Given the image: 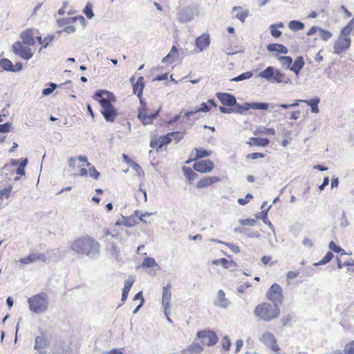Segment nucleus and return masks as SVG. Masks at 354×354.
<instances>
[{
	"label": "nucleus",
	"instance_id": "f704fd0d",
	"mask_svg": "<svg viewBox=\"0 0 354 354\" xmlns=\"http://www.w3.org/2000/svg\"><path fill=\"white\" fill-rule=\"evenodd\" d=\"M283 27V23L274 24L270 26V33L274 38H279L281 35V32L277 30V28Z\"/></svg>",
	"mask_w": 354,
	"mask_h": 354
},
{
	"label": "nucleus",
	"instance_id": "ea45409f",
	"mask_svg": "<svg viewBox=\"0 0 354 354\" xmlns=\"http://www.w3.org/2000/svg\"><path fill=\"white\" fill-rule=\"evenodd\" d=\"M252 77V73L251 71H247L240 74L239 75L230 80L232 82H241L245 80H248Z\"/></svg>",
	"mask_w": 354,
	"mask_h": 354
},
{
	"label": "nucleus",
	"instance_id": "37998d69",
	"mask_svg": "<svg viewBox=\"0 0 354 354\" xmlns=\"http://www.w3.org/2000/svg\"><path fill=\"white\" fill-rule=\"evenodd\" d=\"M92 4L88 2L83 10L84 14L86 16V17L89 19H92L94 16Z\"/></svg>",
	"mask_w": 354,
	"mask_h": 354
},
{
	"label": "nucleus",
	"instance_id": "7ed1b4c3",
	"mask_svg": "<svg viewBox=\"0 0 354 354\" xmlns=\"http://www.w3.org/2000/svg\"><path fill=\"white\" fill-rule=\"evenodd\" d=\"M254 313L257 317L266 322H270L278 317L280 310L277 304L263 303L256 306Z\"/></svg>",
	"mask_w": 354,
	"mask_h": 354
},
{
	"label": "nucleus",
	"instance_id": "680f3d73",
	"mask_svg": "<svg viewBox=\"0 0 354 354\" xmlns=\"http://www.w3.org/2000/svg\"><path fill=\"white\" fill-rule=\"evenodd\" d=\"M248 16V11H242L237 12L236 15V18L240 20L241 22H244L245 20V18Z\"/></svg>",
	"mask_w": 354,
	"mask_h": 354
},
{
	"label": "nucleus",
	"instance_id": "58836bf2",
	"mask_svg": "<svg viewBox=\"0 0 354 354\" xmlns=\"http://www.w3.org/2000/svg\"><path fill=\"white\" fill-rule=\"evenodd\" d=\"M194 150L196 152V158H194V160L201 159V158H203L205 157H208L211 155L210 151H207L203 148H201V149L194 148Z\"/></svg>",
	"mask_w": 354,
	"mask_h": 354
},
{
	"label": "nucleus",
	"instance_id": "ddd939ff",
	"mask_svg": "<svg viewBox=\"0 0 354 354\" xmlns=\"http://www.w3.org/2000/svg\"><path fill=\"white\" fill-rule=\"evenodd\" d=\"M351 39L349 37H339L334 44L333 53L337 55L341 54L342 52L348 49L351 46Z\"/></svg>",
	"mask_w": 354,
	"mask_h": 354
},
{
	"label": "nucleus",
	"instance_id": "a211bd4d",
	"mask_svg": "<svg viewBox=\"0 0 354 354\" xmlns=\"http://www.w3.org/2000/svg\"><path fill=\"white\" fill-rule=\"evenodd\" d=\"M195 43L196 46L199 48L200 51H203L204 49L207 48L209 46V35L203 34L202 35L196 39Z\"/></svg>",
	"mask_w": 354,
	"mask_h": 354
},
{
	"label": "nucleus",
	"instance_id": "4c0bfd02",
	"mask_svg": "<svg viewBox=\"0 0 354 354\" xmlns=\"http://www.w3.org/2000/svg\"><path fill=\"white\" fill-rule=\"evenodd\" d=\"M278 59L280 61L281 65L290 70L292 64V59L290 56H279Z\"/></svg>",
	"mask_w": 354,
	"mask_h": 354
},
{
	"label": "nucleus",
	"instance_id": "412c9836",
	"mask_svg": "<svg viewBox=\"0 0 354 354\" xmlns=\"http://www.w3.org/2000/svg\"><path fill=\"white\" fill-rule=\"evenodd\" d=\"M270 143V140L266 138H251L250 141L247 142V144L252 146H259V147H266Z\"/></svg>",
	"mask_w": 354,
	"mask_h": 354
},
{
	"label": "nucleus",
	"instance_id": "473e14b6",
	"mask_svg": "<svg viewBox=\"0 0 354 354\" xmlns=\"http://www.w3.org/2000/svg\"><path fill=\"white\" fill-rule=\"evenodd\" d=\"M213 264L219 265L221 264L225 268H230L232 267H234L236 263L233 261H228L225 258H221L219 259L214 260L213 261Z\"/></svg>",
	"mask_w": 354,
	"mask_h": 354
},
{
	"label": "nucleus",
	"instance_id": "6ab92c4d",
	"mask_svg": "<svg viewBox=\"0 0 354 354\" xmlns=\"http://www.w3.org/2000/svg\"><path fill=\"white\" fill-rule=\"evenodd\" d=\"M218 300L214 301V304L217 306L227 308L228 306L230 305L229 300L225 298V294L223 290H219L218 291Z\"/></svg>",
	"mask_w": 354,
	"mask_h": 354
},
{
	"label": "nucleus",
	"instance_id": "2eb2a0df",
	"mask_svg": "<svg viewBox=\"0 0 354 354\" xmlns=\"http://www.w3.org/2000/svg\"><path fill=\"white\" fill-rule=\"evenodd\" d=\"M216 97L222 104L226 106H234L236 104V99L234 95L228 93H216Z\"/></svg>",
	"mask_w": 354,
	"mask_h": 354
},
{
	"label": "nucleus",
	"instance_id": "423d86ee",
	"mask_svg": "<svg viewBox=\"0 0 354 354\" xmlns=\"http://www.w3.org/2000/svg\"><path fill=\"white\" fill-rule=\"evenodd\" d=\"M267 298L271 301L274 304L279 306V304L283 302V291L281 287L277 283H273L268 289Z\"/></svg>",
	"mask_w": 354,
	"mask_h": 354
},
{
	"label": "nucleus",
	"instance_id": "6e6d98bb",
	"mask_svg": "<svg viewBox=\"0 0 354 354\" xmlns=\"http://www.w3.org/2000/svg\"><path fill=\"white\" fill-rule=\"evenodd\" d=\"M266 156V155L263 153H251L246 156V159H252V160H257L258 158H263Z\"/></svg>",
	"mask_w": 354,
	"mask_h": 354
},
{
	"label": "nucleus",
	"instance_id": "79ce46f5",
	"mask_svg": "<svg viewBox=\"0 0 354 354\" xmlns=\"http://www.w3.org/2000/svg\"><path fill=\"white\" fill-rule=\"evenodd\" d=\"M77 21V17H68L64 19H57V22L59 26H64L68 24L74 23Z\"/></svg>",
	"mask_w": 354,
	"mask_h": 354
},
{
	"label": "nucleus",
	"instance_id": "4d7b16f0",
	"mask_svg": "<svg viewBox=\"0 0 354 354\" xmlns=\"http://www.w3.org/2000/svg\"><path fill=\"white\" fill-rule=\"evenodd\" d=\"M222 346L225 351H228L231 346V342L228 336L225 335L222 339Z\"/></svg>",
	"mask_w": 354,
	"mask_h": 354
},
{
	"label": "nucleus",
	"instance_id": "f257e3e1",
	"mask_svg": "<svg viewBox=\"0 0 354 354\" xmlns=\"http://www.w3.org/2000/svg\"><path fill=\"white\" fill-rule=\"evenodd\" d=\"M101 245L93 238L86 236L74 241L71 249L78 254L86 255L91 260H96L100 256Z\"/></svg>",
	"mask_w": 354,
	"mask_h": 354
},
{
	"label": "nucleus",
	"instance_id": "bf43d9fd",
	"mask_svg": "<svg viewBox=\"0 0 354 354\" xmlns=\"http://www.w3.org/2000/svg\"><path fill=\"white\" fill-rule=\"evenodd\" d=\"M19 166V160L12 159L10 160V165H6L2 167L3 170L10 171L12 166Z\"/></svg>",
	"mask_w": 354,
	"mask_h": 354
},
{
	"label": "nucleus",
	"instance_id": "9b49d317",
	"mask_svg": "<svg viewBox=\"0 0 354 354\" xmlns=\"http://www.w3.org/2000/svg\"><path fill=\"white\" fill-rule=\"evenodd\" d=\"M171 285L168 283L167 286H164L162 288V304L165 308V313L167 316V319L169 322H171L170 318L167 315V310L170 308V301L171 298Z\"/></svg>",
	"mask_w": 354,
	"mask_h": 354
},
{
	"label": "nucleus",
	"instance_id": "13d9d810",
	"mask_svg": "<svg viewBox=\"0 0 354 354\" xmlns=\"http://www.w3.org/2000/svg\"><path fill=\"white\" fill-rule=\"evenodd\" d=\"M240 223L243 225L254 226L257 221L253 218H246L241 220Z\"/></svg>",
	"mask_w": 354,
	"mask_h": 354
},
{
	"label": "nucleus",
	"instance_id": "69168bd1",
	"mask_svg": "<svg viewBox=\"0 0 354 354\" xmlns=\"http://www.w3.org/2000/svg\"><path fill=\"white\" fill-rule=\"evenodd\" d=\"M54 35H49L44 39L43 48H46L48 44L54 39Z\"/></svg>",
	"mask_w": 354,
	"mask_h": 354
},
{
	"label": "nucleus",
	"instance_id": "4468645a",
	"mask_svg": "<svg viewBox=\"0 0 354 354\" xmlns=\"http://www.w3.org/2000/svg\"><path fill=\"white\" fill-rule=\"evenodd\" d=\"M193 168L200 173H208L214 168V163L209 159L203 160L194 164Z\"/></svg>",
	"mask_w": 354,
	"mask_h": 354
},
{
	"label": "nucleus",
	"instance_id": "09e8293b",
	"mask_svg": "<svg viewBox=\"0 0 354 354\" xmlns=\"http://www.w3.org/2000/svg\"><path fill=\"white\" fill-rule=\"evenodd\" d=\"M12 127V123L10 122H7L4 124H0V133H5L10 132Z\"/></svg>",
	"mask_w": 354,
	"mask_h": 354
},
{
	"label": "nucleus",
	"instance_id": "0eeeda50",
	"mask_svg": "<svg viewBox=\"0 0 354 354\" xmlns=\"http://www.w3.org/2000/svg\"><path fill=\"white\" fill-rule=\"evenodd\" d=\"M198 10L195 7L187 6L180 10L178 13V20L183 24L191 21L194 16L198 15Z\"/></svg>",
	"mask_w": 354,
	"mask_h": 354
},
{
	"label": "nucleus",
	"instance_id": "8fccbe9b",
	"mask_svg": "<svg viewBox=\"0 0 354 354\" xmlns=\"http://www.w3.org/2000/svg\"><path fill=\"white\" fill-rule=\"evenodd\" d=\"M131 168L136 171V172L137 173V174L139 176H142L144 175V171L143 169H142V167L138 164L136 163V162H131Z\"/></svg>",
	"mask_w": 354,
	"mask_h": 354
},
{
	"label": "nucleus",
	"instance_id": "39448f33",
	"mask_svg": "<svg viewBox=\"0 0 354 354\" xmlns=\"http://www.w3.org/2000/svg\"><path fill=\"white\" fill-rule=\"evenodd\" d=\"M258 77L266 80L272 83H285L288 84L290 82V78L281 73L279 70L274 68L273 66H268L258 74Z\"/></svg>",
	"mask_w": 354,
	"mask_h": 354
},
{
	"label": "nucleus",
	"instance_id": "b1692460",
	"mask_svg": "<svg viewBox=\"0 0 354 354\" xmlns=\"http://www.w3.org/2000/svg\"><path fill=\"white\" fill-rule=\"evenodd\" d=\"M210 110V106H209L208 103L203 102L201 104V107L195 109L194 110L188 111L185 113V115L189 118L191 116L194 115L195 113L198 112H203V113H207Z\"/></svg>",
	"mask_w": 354,
	"mask_h": 354
},
{
	"label": "nucleus",
	"instance_id": "4be33fe9",
	"mask_svg": "<svg viewBox=\"0 0 354 354\" xmlns=\"http://www.w3.org/2000/svg\"><path fill=\"white\" fill-rule=\"evenodd\" d=\"M144 88V77L141 76L138 78L136 82L133 85V93H137V96L141 98Z\"/></svg>",
	"mask_w": 354,
	"mask_h": 354
},
{
	"label": "nucleus",
	"instance_id": "774afa93",
	"mask_svg": "<svg viewBox=\"0 0 354 354\" xmlns=\"http://www.w3.org/2000/svg\"><path fill=\"white\" fill-rule=\"evenodd\" d=\"M234 253H238L240 252L239 247L233 243H225Z\"/></svg>",
	"mask_w": 354,
	"mask_h": 354
},
{
	"label": "nucleus",
	"instance_id": "e2e57ef3",
	"mask_svg": "<svg viewBox=\"0 0 354 354\" xmlns=\"http://www.w3.org/2000/svg\"><path fill=\"white\" fill-rule=\"evenodd\" d=\"M119 253H120L119 248L115 245H112L111 248H110L111 255L113 257H114L115 259H118Z\"/></svg>",
	"mask_w": 354,
	"mask_h": 354
},
{
	"label": "nucleus",
	"instance_id": "1a4fd4ad",
	"mask_svg": "<svg viewBox=\"0 0 354 354\" xmlns=\"http://www.w3.org/2000/svg\"><path fill=\"white\" fill-rule=\"evenodd\" d=\"M12 50L15 55L26 60L30 59L33 55L30 48L24 46L19 41L13 44Z\"/></svg>",
	"mask_w": 354,
	"mask_h": 354
},
{
	"label": "nucleus",
	"instance_id": "f8f14e48",
	"mask_svg": "<svg viewBox=\"0 0 354 354\" xmlns=\"http://www.w3.org/2000/svg\"><path fill=\"white\" fill-rule=\"evenodd\" d=\"M259 339L272 351H278L280 349L279 346L277 345L276 339L274 335L271 333L266 332L263 333Z\"/></svg>",
	"mask_w": 354,
	"mask_h": 354
},
{
	"label": "nucleus",
	"instance_id": "6e6552de",
	"mask_svg": "<svg viewBox=\"0 0 354 354\" xmlns=\"http://www.w3.org/2000/svg\"><path fill=\"white\" fill-rule=\"evenodd\" d=\"M196 335L198 339H202V344L207 346L215 345L218 340L215 332L210 330H200Z\"/></svg>",
	"mask_w": 354,
	"mask_h": 354
},
{
	"label": "nucleus",
	"instance_id": "c9c22d12",
	"mask_svg": "<svg viewBox=\"0 0 354 354\" xmlns=\"http://www.w3.org/2000/svg\"><path fill=\"white\" fill-rule=\"evenodd\" d=\"M269 104L266 102H249L250 109L266 111L268 109Z\"/></svg>",
	"mask_w": 354,
	"mask_h": 354
},
{
	"label": "nucleus",
	"instance_id": "3c124183",
	"mask_svg": "<svg viewBox=\"0 0 354 354\" xmlns=\"http://www.w3.org/2000/svg\"><path fill=\"white\" fill-rule=\"evenodd\" d=\"M89 176L95 180H97L100 176V173L95 169L94 166H89Z\"/></svg>",
	"mask_w": 354,
	"mask_h": 354
},
{
	"label": "nucleus",
	"instance_id": "864d4df0",
	"mask_svg": "<svg viewBox=\"0 0 354 354\" xmlns=\"http://www.w3.org/2000/svg\"><path fill=\"white\" fill-rule=\"evenodd\" d=\"M352 30H353V29L352 26L350 25L349 22L344 28L342 29L341 35L344 36V37H347V36L351 34Z\"/></svg>",
	"mask_w": 354,
	"mask_h": 354
},
{
	"label": "nucleus",
	"instance_id": "20e7f679",
	"mask_svg": "<svg viewBox=\"0 0 354 354\" xmlns=\"http://www.w3.org/2000/svg\"><path fill=\"white\" fill-rule=\"evenodd\" d=\"M48 303V297L45 292L33 295L28 299L30 310L36 314L44 313L47 311Z\"/></svg>",
	"mask_w": 354,
	"mask_h": 354
},
{
	"label": "nucleus",
	"instance_id": "7c9ffc66",
	"mask_svg": "<svg viewBox=\"0 0 354 354\" xmlns=\"http://www.w3.org/2000/svg\"><path fill=\"white\" fill-rule=\"evenodd\" d=\"M304 27V24L299 20H292L288 23V28L294 32L303 30Z\"/></svg>",
	"mask_w": 354,
	"mask_h": 354
},
{
	"label": "nucleus",
	"instance_id": "dca6fc26",
	"mask_svg": "<svg viewBox=\"0 0 354 354\" xmlns=\"http://www.w3.org/2000/svg\"><path fill=\"white\" fill-rule=\"evenodd\" d=\"M158 114L159 109L153 113H151L149 109H147V111L138 112V118L144 125H147L151 124L152 121L158 116Z\"/></svg>",
	"mask_w": 354,
	"mask_h": 354
},
{
	"label": "nucleus",
	"instance_id": "49530a36",
	"mask_svg": "<svg viewBox=\"0 0 354 354\" xmlns=\"http://www.w3.org/2000/svg\"><path fill=\"white\" fill-rule=\"evenodd\" d=\"M122 225H124L127 227H131L133 226V224L132 223L131 219L122 216V219H118L115 223V225L117 226H120Z\"/></svg>",
	"mask_w": 354,
	"mask_h": 354
},
{
	"label": "nucleus",
	"instance_id": "5fc2aeb1",
	"mask_svg": "<svg viewBox=\"0 0 354 354\" xmlns=\"http://www.w3.org/2000/svg\"><path fill=\"white\" fill-rule=\"evenodd\" d=\"M12 189V186H10L0 191V198L3 197L8 198Z\"/></svg>",
	"mask_w": 354,
	"mask_h": 354
},
{
	"label": "nucleus",
	"instance_id": "338daca9",
	"mask_svg": "<svg viewBox=\"0 0 354 354\" xmlns=\"http://www.w3.org/2000/svg\"><path fill=\"white\" fill-rule=\"evenodd\" d=\"M300 272L298 271H289L287 273V279H293L299 276Z\"/></svg>",
	"mask_w": 354,
	"mask_h": 354
},
{
	"label": "nucleus",
	"instance_id": "f03ea898",
	"mask_svg": "<svg viewBox=\"0 0 354 354\" xmlns=\"http://www.w3.org/2000/svg\"><path fill=\"white\" fill-rule=\"evenodd\" d=\"M101 106V113L106 122H113L118 115V111L113 105L116 101L114 94L106 90H97L93 95Z\"/></svg>",
	"mask_w": 354,
	"mask_h": 354
},
{
	"label": "nucleus",
	"instance_id": "603ef678",
	"mask_svg": "<svg viewBox=\"0 0 354 354\" xmlns=\"http://www.w3.org/2000/svg\"><path fill=\"white\" fill-rule=\"evenodd\" d=\"M302 102L308 104L311 108L312 106L318 105L320 102V99L318 97H315L310 100H304Z\"/></svg>",
	"mask_w": 354,
	"mask_h": 354
},
{
	"label": "nucleus",
	"instance_id": "5701e85b",
	"mask_svg": "<svg viewBox=\"0 0 354 354\" xmlns=\"http://www.w3.org/2000/svg\"><path fill=\"white\" fill-rule=\"evenodd\" d=\"M21 38L22 39L23 44L33 46L35 44V39L32 37V31L30 30H27L25 31H23L21 33L20 35Z\"/></svg>",
	"mask_w": 354,
	"mask_h": 354
},
{
	"label": "nucleus",
	"instance_id": "f3484780",
	"mask_svg": "<svg viewBox=\"0 0 354 354\" xmlns=\"http://www.w3.org/2000/svg\"><path fill=\"white\" fill-rule=\"evenodd\" d=\"M220 180L221 178L217 176H205L197 183L196 187L199 189L207 187Z\"/></svg>",
	"mask_w": 354,
	"mask_h": 354
},
{
	"label": "nucleus",
	"instance_id": "e433bc0d",
	"mask_svg": "<svg viewBox=\"0 0 354 354\" xmlns=\"http://www.w3.org/2000/svg\"><path fill=\"white\" fill-rule=\"evenodd\" d=\"M333 257H334L333 253L330 251H328L326 254V255L319 262L315 263L313 264V266H317L325 265L327 263L330 262L332 260V259L333 258Z\"/></svg>",
	"mask_w": 354,
	"mask_h": 354
},
{
	"label": "nucleus",
	"instance_id": "0e129e2a",
	"mask_svg": "<svg viewBox=\"0 0 354 354\" xmlns=\"http://www.w3.org/2000/svg\"><path fill=\"white\" fill-rule=\"evenodd\" d=\"M354 341L351 344H348L345 346L344 351V354H354Z\"/></svg>",
	"mask_w": 354,
	"mask_h": 354
},
{
	"label": "nucleus",
	"instance_id": "9d476101",
	"mask_svg": "<svg viewBox=\"0 0 354 354\" xmlns=\"http://www.w3.org/2000/svg\"><path fill=\"white\" fill-rule=\"evenodd\" d=\"M47 258L43 253L39 252H30L27 257L21 258L19 261L22 264H30L37 261L46 262Z\"/></svg>",
	"mask_w": 354,
	"mask_h": 354
},
{
	"label": "nucleus",
	"instance_id": "c756f323",
	"mask_svg": "<svg viewBox=\"0 0 354 354\" xmlns=\"http://www.w3.org/2000/svg\"><path fill=\"white\" fill-rule=\"evenodd\" d=\"M176 133H169L167 135L159 137V149L169 144L172 141V136Z\"/></svg>",
	"mask_w": 354,
	"mask_h": 354
},
{
	"label": "nucleus",
	"instance_id": "aec40b11",
	"mask_svg": "<svg viewBox=\"0 0 354 354\" xmlns=\"http://www.w3.org/2000/svg\"><path fill=\"white\" fill-rule=\"evenodd\" d=\"M203 351V347L198 343H193L192 345L182 350V354H197Z\"/></svg>",
	"mask_w": 354,
	"mask_h": 354
},
{
	"label": "nucleus",
	"instance_id": "72a5a7b5",
	"mask_svg": "<svg viewBox=\"0 0 354 354\" xmlns=\"http://www.w3.org/2000/svg\"><path fill=\"white\" fill-rule=\"evenodd\" d=\"M250 110L249 102L240 104L236 102V104L234 105V113L239 114H244L245 111Z\"/></svg>",
	"mask_w": 354,
	"mask_h": 354
},
{
	"label": "nucleus",
	"instance_id": "c03bdc74",
	"mask_svg": "<svg viewBox=\"0 0 354 354\" xmlns=\"http://www.w3.org/2000/svg\"><path fill=\"white\" fill-rule=\"evenodd\" d=\"M154 266H157L158 264L156 263V261L153 258L151 257H146L145 258L142 266L143 268H151Z\"/></svg>",
	"mask_w": 354,
	"mask_h": 354
},
{
	"label": "nucleus",
	"instance_id": "de8ad7c7",
	"mask_svg": "<svg viewBox=\"0 0 354 354\" xmlns=\"http://www.w3.org/2000/svg\"><path fill=\"white\" fill-rule=\"evenodd\" d=\"M319 32L321 38L324 41H328L332 37V33L328 30L320 28Z\"/></svg>",
	"mask_w": 354,
	"mask_h": 354
},
{
	"label": "nucleus",
	"instance_id": "a18cd8bd",
	"mask_svg": "<svg viewBox=\"0 0 354 354\" xmlns=\"http://www.w3.org/2000/svg\"><path fill=\"white\" fill-rule=\"evenodd\" d=\"M57 86L56 84L53 82L50 83L48 87L43 89L42 95L44 96L49 95L56 89Z\"/></svg>",
	"mask_w": 354,
	"mask_h": 354
},
{
	"label": "nucleus",
	"instance_id": "c85d7f7f",
	"mask_svg": "<svg viewBox=\"0 0 354 354\" xmlns=\"http://www.w3.org/2000/svg\"><path fill=\"white\" fill-rule=\"evenodd\" d=\"M270 207H271V205H269L268 207H266V209L262 210V212L260 213L261 216H257V218L259 219H261L265 224L268 225V227L270 230H272L273 232H274V225L268 219V212L269 209H270Z\"/></svg>",
	"mask_w": 354,
	"mask_h": 354
},
{
	"label": "nucleus",
	"instance_id": "bb28decb",
	"mask_svg": "<svg viewBox=\"0 0 354 354\" xmlns=\"http://www.w3.org/2000/svg\"><path fill=\"white\" fill-rule=\"evenodd\" d=\"M48 346V342L46 337L41 335L35 337L34 348L36 350L46 348Z\"/></svg>",
	"mask_w": 354,
	"mask_h": 354
},
{
	"label": "nucleus",
	"instance_id": "cd10ccee",
	"mask_svg": "<svg viewBox=\"0 0 354 354\" xmlns=\"http://www.w3.org/2000/svg\"><path fill=\"white\" fill-rule=\"evenodd\" d=\"M0 66L1 72L3 71L15 72L13 64L10 59L7 58H2L0 59Z\"/></svg>",
	"mask_w": 354,
	"mask_h": 354
},
{
	"label": "nucleus",
	"instance_id": "2f4dec72",
	"mask_svg": "<svg viewBox=\"0 0 354 354\" xmlns=\"http://www.w3.org/2000/svg\"><path fill=\"white\" fill-rule=\"evenodd\" d=\"M183 171L184 176L189 180L190 183L198 176V175L192 169L188 167H183Z\"/></svg>",
	"mask_w": 354,
	"mask_h": 354
},
{
	"label": "nucleus",
	"instance_id": "052dcab7",
	"mask_svg": "<svg viewBox=\"0 0 354 354\" xmlns=\"http://www.w3.org/2000/svg\"><path fill=\"white\" fill-rule=\"evenodd\" d=\"M252 198L253 196L251 194L248 193L246 194L244 198H239L238 203L241 205H245L249 202V200L252 199Z\"/></svg>",
	"mask_w": 354,
	"mask_h": 354
},
{
	"label": "nucleus",
	"instance_id": "a19ab883",
	"mask_svg": "<svg viewBox=\"0 0 354 354\" xmlns=\"http://www.w3.org/2000/svg\"><path fill=\"white\" fill-rule=\"evenodd\" d=\"M328 248L330 250L335 253H341L342 255L346 254V252L340 246L335 244L334 241H330L328 244Z\"/></svg>",
	"mask_w": 354,
	"mask_h": 354
},
{
	"label": "nucleus",
	"instance_id": "a878e982",
	"mask_svg": "<svg viewBox=\"0 0 354 354\" xmlns=\"http://www.w3.org/2000/svg\"><path fill=\"white\" fill-rule=\"evenodd\" d=\"M267 50L269 52H277L279 53L287 54L288 48L283 44H270L267 46Z\"/></svg>",
	"mask_w": 354,
	"mask_h": 354
},
{
	"label": "nucleus",
	"instance_id": "393cba45",
	"mask_svg": "<svg viewBox=\"0 0 354 354\" xmlns=\"http://www.w3.org/2000/svg\"><path fill=\"white\" fill-rule=\"evenodd\" d=\"M304 66V60L302 56L296 58L294 63L292 64L290 71L298 75Z\"/></svg>",
	"mask_w": 354,
	"mask_h": 354
}]
</instances>
